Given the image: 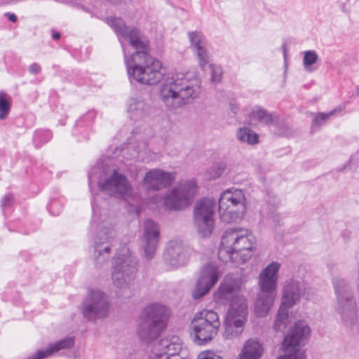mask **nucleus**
I'll return each instance as SVG.
<instances>
[{
  "mask_svg": "<svg viewBox=\"0 0 359 359\" xmlns=\"http://www.w3.org/2000/svg\"><path fill=\"white\" fill-rule=\"evenodd\" d=\"M93 218L90 230L97 231L94 238V262L100 269L107 264L116 237L114 224L106 215H98L95 201H92Z\"/></svg>",
  "mask_w": 359,
  "mask_h": 359,
  "instance_id": "4",
  "label": "nucleus"
},
{
  "mask_svg": "<svg viewBox=\"0 0 359 359\" xmlns=\"http://www.w3.org/2000/svg\"><path fill=\"white\" fill-rule=\"evenodd\" d=\"M225 169L226 164L224 163H215L206 170L205 178L208 180L217 179L222 175Z\"/></svg>",
  "mask_w": 359,
  "mask_h": 359,
  "instance_id": "34",
  "label": "nucleus"
},
{
  "mask_svg": "<svg viewBox=\"0 0 359 359\" xmlns=\"http://www.w3.org/2000/svg\"><path fill=\"white\" fill-rule=\"evenodd\" d=\"M311 333L309 325L304 320H299L294 323L285 337L282 347L300 350L299 346L303 344Z\"/></svg>",
  "mask_w": 359,
  "mask_h": 359,
  "instance_id": "23",
  "label": "nucleus"
},
{
  "mask_svg": "<svg viewBox=\"0 0 359 359\" xmlns=\"http://www.w3.org/2000/svg\"><path fill=\"white\" fill-rule=\"evenodd\" d=\"M242 285V280L233 273L226 275L217 289L213 292V302L218 306H227L238 302L240 299H245L238 295Z\"/></svg>",
  "mask_w": 359,
  "mask_h": 359,
  "instance_id": "15",
  "label": "nucleus"
},
{
  "mask_svg": "<svg viewBox=\"0 0 359 359\" xmlns=\"http://www.w3.org/2000/svg\"><path fill=\"white\" fill-rule=\"evenodd\" d=\"M248 315L246 299H240L238 302L232 304L224 321L223 337L226 339L239 337L244 330Z\"/></svg>",
  "mask_w": 359,
  "mask_h": 359,
  "instance_id": "12",
  "label": "nucleus"
},
{
  "mask_svg": "<svg viewBox=\"0 0 359 359\" xmlns=\"http://www.w3.org/2000/svg\"><path fill=\"white\" fill-rule=\"evenodd\" d=\"M11 99L5 93L0 92V119H5L11 110Z\"/></svg>",
  "mask_w": 359,
  "mask_h": 359,
  "instance_id": "35",
  "label": "nucleus"
},
{
  "mask_svg": "<svg viewBox=\"0 0 359 359\" xmlns=\"http://www.w3.org/2000/svg\"><path fill=\"white\" fill-rule=\"evenodd\" d=\"M196 359H222V358L213 351H206L201 352Z\"/></svg>",
  "mask_w": 359,
  "mask_h": 359,
  "instance_id": "39",
  "label": "nucleus"
},
{
  "mask_svg": "<svg viewBox=\"0 0 359 359\" xmlns=\"http://www.w3.org/2000/svg\"><path fill=\"white\" fill-rule=\"evenodd\" d=\"M337 299L336 311L344 326L353 328L359 325V312L353 300V294L349 284L340 276L332 280Z\"/></svg>",
  "mask_w": 359,
  "mask_h": 359,
  "instance_id": "8",
  "label": "nucleus"
},
{
  "mask_svg": "<svg viewBox=\"0 0 359 359\" xmlns=\"http://www.w3.org/2000/svg\"><path fill=\"white\" fill-rule=\"evenodd\" d=\"M74 344V337H69L55 343L50 344L46 350H39L27 359H44L61 350L69 349L73 347Z\"/></svg>",
  "mask_w": 359,
  "mask_h": 359,
  "instance_id": "25",
  "label": "nucleus"
},
{
  "mask_svg": "<svg viewBox=\"0 0 359 359\" xmlns=\"http://www.w3.org/2000/svg\"><path fill=\"white\" fill-rule=\"evenodd\" d=\"M144 107L145 104L143 101L136 98H131L129 100L128 110L130 113L141 115Z\"/></svg>",
  "mask_w": 359,
  "mask_h": 359,
  "instance_id": "37",
  "label": "nucleus"
},
{
  "mask_svg": "<svg viewBox=\"0 0 359 359\" xmlns=\"http://www.w3.org/2000/svg\"><path fill=\"white\" fill-rule=\"evenodd\" d=\"M276 293L259 291L255 300L254 312L257 317L266 316L273 306Z\"/></svg>",
  "mask_w": 359,
  "mask_h": 359,
  "instance_id": "27",
  "label": "nucleus"
},
{
  "mask_svg": "<svg viewBox=\"0 0 359 359\" xmlns=\"http://www.w3.org/2000/svg\"><path fill=\"white\" fill-rule=\"evenodd\" d=\"M222 276L219 269L211 264L205 265L201 270L191 291L194 299H198L205 296L217 283Z\"/></svg>",
  "mask_w": 359,
  "mask_h": 359,
  "instance_id": "17",
  "label": "nucleus"
},
{
  "mask_svg": "<svg viewBox=\"0 0 359 359\" xmlns=\"http://www.w3.org/2000/svg\"><path fill=\"white\" fill-rule=\"evenodd\" d=\"M13 202V196L11 194H6L4 195L1 201V205L2 208L10 207Z\"/></svg>",
  "mask_w": 359,
  "mask_h": 359,
  "instance_id": "40",
  "label": "nucleus"
},
{
  "mask_svg": "<svg viewBox=\"0 0 359 359\" xmlns=\"http://www.w3.org/2000/svg\"><path fill=\"white\" fill-rule=\"evenodd\" d=\"M255 243L256 238L249 230L229 229L222 238L218 257L224 262L245 263L251 257Z\"/></svg>",
  "mask_w": 359,
  "mask_h": 359,
  "instance_id": "3",
  "label": "nucleus"
},
{
  "mask_svg": "<svg viewBox=\"0 0 359 359\" xmlns=\"http://www.w3.org/2000/svg\"><path fill=\"white\" fill-rule=\"evenodd\" d=\"M211 71V81L215 84L219 83L222 79L223 70L219 65L211 64L210 65Z\"/></svg>",
  "mask_w": 359,
  "mask_h": 359,
  "instance_id": "38",
  "label": "nucleus"
},
{
  "mask_svg": "<svg viewBox=\"0 0 359 359\" xmlns=\"http://www.w3.org/2000/svg\"><path fill=\"white\" fill-rule=\"evenodd\" d=\"M182 341L172 335L161 339L154 345L149 354V359H185L180 355Z\"/></svg>",
  "mask_w": 359,
  "mask_h": 359,
  "instance_id": "18",
  "label": "nucleus"
},
{
  "mask_svg": "<svg viewBox=\"0 0 359 359\" xmlns=\"http://www.w3.org/2000/svg\"><path fill=\"white\" fill-rule=\"evenodd\" d=\"M39 134H40V133H39H39H37L36 134V137H38V136L39 135Z\"/></svg>",
  "mask_w": 359,
  "mask_h": 359,
  "instance_id": "49",
  "label": "nucleus"
},
{
  "mask_svg": "<svg viewBox=\"0 0 359 359\" xmlns=\"http://www.w3.org/2000/svg\"><path fill=\"white\" fill-rule=\"evenodd\" d=\"M201 81L191 72L169 73L160 86L159 97L170 109H177L191 103L201 93Z\"/></svg>",
  "mask_w": 359,
  "mask_h": 359,
  "instance_id": "2",
  "label": "nucleus"
},
{
  "mask_svg": "<svg viewBox=\"0 0 359 359\" xmlns=\"http://www.w3.org/2000/svg\"><path fill=\"white\" fill-rule=\"evenodd\" d=\"M133 149V152L128 156H126L127 159H136L140 161H145L148 160L149 149L145 142H141L137 148H134L130 144L128 149Z\"/></svg>",
  "mask_w": 359,
  "mask_h": 359,
  "instance_id": "33",
  "label": "nucleus"
},
{
  "mask_svg": "<svg viewBox=\"0 0 359 359\" xmlns=\"http://www.w3.org/2000/svg\"><path fill=\"white\" fill-rule=\"evenodd\" d=\"M280 268V262L273 261L261 271L257 281L259 290L276 293Z\"/></svg>",
  "mask_w": 359,
  "mask_h": 359,
  "instance_id": "21",
  "label": "nucleus"
},
{
  "mask_svg": "<svg viewBox=\"0 0 359 359\" xmlns=\"http://www.w3.org/2000/svg\"><path fill=\"white\" fill-rule=\"evenodd\" d=\"M188 259L187 250L181 240L173 239L168 242L163 252V260L170 269L183 266Z\"/></svg>",
  "mask_w": 359,
  "mask_h": 359,
  "instance_id": "20",
  "label": "nucleus"
},
{
  "mask_svg": "<svg viewBox=\"0 0 359 359\" xmlns=\"http://www.w3.org/2000/svg\"><path fill=\"white\" fill-rule=\"evenodd\" d=\"M170 316L168 307L152 304L143 310L138 327V336L141 340L149 343L156 339L166 326Z\"/></svg>",
  "mask_w": 359,
  "mask_h": 359,
  "instance_id": "7",
  "label": "nucleus"
},
{
  "mask_svg": "<svg viewBox=\"0 0 359 359\" xmlns=\"http://www.w3.org/2000/svg\"><path fill=\"white\" fill-rule=\"evenodd\" d=\"M290 308V307H287L285 305H283L281 303L273 324V328L275 330L283 331L286 328L287 325L290 323L288 311Z\"/></svg>",
  "mask_w": 359,
  "mask_h": 359,
  "instance_id": "30",
  "label": "nucleus"
},
{
  "mask_svg": "<svg viewBox=\"0 0 359 359\" xmlns=\"http://www.w3.org/2000/svg\"><path fill=\"white\" fill-rule=\"evenodd\" d=\"M264 353L262 342L257 338H250L245 342L237 359H261Z\"/></svg>",
  "mask_w": 359,
  "mask_h": 359,
  "instance_id": "26",
  "label": "nucleus"
},
{
  "mask_svg": "<svg viewBox=\"0 0 359 359\" xmlns=\"http://www.w3.org/2000/svg\"><path fill=\"white\" fill-rule=\"evenodd\" d=\"M6 16H8V18L10 21L13 22H15L17 21V17L15 14L13 13H7L6 14Z\"/></svg>",
  "mask_w": 359,
  "mask_h": 359,
  "instance_id": "44",
  "label": "nucleus"
},
{
  "mask_svg": "<svg viewBox=\"0 0 359 359\" xmlns=\"http://www.w3.org/2000/svg\"><path fill=\"white\" fill-rule=\"evenodd\" d=\"M250 126H255L258 123L271 125L274 123L272 114L261 107H255L248 114V120L246 121Z\"/></svg>",
  "mask_w": 359,
  "mask_h": 359,
  "instance_id": "28",
  "label": "nucleus"
},
{
  "mask_svg": "<svg viewBox=\"0 0 359 359\" xmlns=\"http://www.w3.org/2000/svg\"><path fill=\"white\" fill-rule=\"evenodd\" d=\"M52 37L55 40L59 39L60 37V34L59 32L53 33Z\"/></svg>",
  "mask_w": 359,
  "mask_h": 359,
  "instance_id": "45",
  "label": "nucleus"
},
{
  "mask_svg": "<svg viewBox=\"0 0 359 359\" xmlns=\"http://www.w3.org/2000/svg\"><path fill=\"white\" fill-rule=\"evenodd\" d=\"M46 134L47 138L45 140V142H47V141H48L50 139L51 135H50V133L48 131L46 132Z\"/></svg>",
  "mask_w": 359,
  "mask_h": 359,
  "instance_id": "46",
  "label": "nucleus"
},
{
  "mask_svg": "<svg viewBox=\"0 0 359 359\" xmlns=\"http://www.w3.org/2000/svg\"><path fill=\"white\" fill-rule=\"evenodd\" d=\"M281 349L283 353L277 357V359H306L304 354L300 350L282 346Z\"/></svg>",
  "mask_w": 359,
  "mask_h": 359,
  "instance_id": "36",
  "label": "nucleus"
},
{
  "mask_svg": "<svg viewBox=\"0 0 359 359\" xmlns=\"http://www.w3.org/2000/svg\"><path fill=\"white\" fill-rule=\"evenodd\" d=\"M190 326L194 341L198 345H203L217 336L221 322L217 312L212 309H203L195 314Z\"/></svg>",
  "mask_w": 359,
  "mask_h": 359,
  "instance_id": "10",
  "label": "nucleus"
},
{
  "mask_svg": "<svg viewBox=\"0 0 359 359\" xmlns=\"http://www.w3.org/2000/svg\"><path fill=\"white\" fill-rule=\"evenodd\" d=\"M174 180V173L154 168L145 173L143 185L147 190L158 191L170 186Z\"/></svg>",
  "mask_w": 359,
  "mask_h": 359,
  "instance_id": "22",
  "label": "nucleus"
},
{
  "mask_svg": "<svg viewBox=\"0 0 359 359\" xmlns=\"http://www.w3.org/2000/svg\"><path fill=\"white\" fill-rule=\"evenodd\" d=\"M58 206V203L56 201H53L50 203L49 207V211L53 215H57L60 213V210H55V208Z\"/></svg>",
  "mask_w": 359,
  "mask_h": 359,
  "instance_id": "42",
  "label": "nucleus"
},
{
  "mask_svg": "<svg viewBox=\"0 0 359 359\" xmlns=\"http://www.w3.org/2000/svg\"><path fill=\"white\" fill-rule=\"evenodd\" d=\"M160 241V226L151 219H147L142 224L141 248L147 260H151L156 252Z\"/></svg>",
  "mask_w": 359,
  "mask_h": 359,
  "instance_id": "19",
  "label": "nucleus"
},
{
  "mask_svg": "<svg viewBox=\"0 0 359 359\" xmlns=\"http://www.w3.org/2000/svg\"><path fill=\"white\" fill-rule=\"evenodd\" d=\"M198 189V182L195 179L182 180L166 191L164 206L168 210H182L192 203Z\"/></svg>",
  "mask_w": 359,
  "mask_h": 359,
  "instance_id": "11",
  "label": "nucleus"
},
{
  "mask_svg": "<svg viewBox=\"0 0 359 359\" xmlns=\"http://www.w3.org/2000/svg\"><path fill=\"white\" fill-rule=\"evenodd\" d=\"M236 138L243 144L255 145L259 143V135L247 126L240 127L236 131Z\"/></svg>",
  "mask_w": 359,
  "mask_h": 359,
  "instance_id": "29",
  "label": "nucleus"
},
{
  "mask_svg": "<svg viewBox=\"0 0 359 359\" xmlns=\"http://www.w3.org/2000/svg\"><path fill=\"white\" fill-rule=\"evenodd\" d=\"M137 264L128 248H123L116 253L111 260V279L117 292L130 288L137 271Z\"/></svg>",
  "mask_w": 359,
  "mask_h": 359,
  "instance_id": "6",
  "label": "nucleus"
},
{
  "mask_svg": "<svg viewBox=\"0 0 359 359\" xmlns=\"http://www.w3.org/2000/svg\"><path fill=\"white\" fill-rule=\"evenodd\" d=\"M283 50H284V53L285 54V52H286V46L284 44L283 45Z\"/></svg>",
  "mask_w": 359,
  "mask_h": 359,
  "instance_id": "47",
  "label": "nucleus"
},
{
  "mask_svg": "<svg viewBox=\"0 0 359 359\" xmlns=\"http://www.w3.org/2000/svg\"><path fill=\"white\" fill-rule=\"evenodd\" d=\"M247 211V199L243 190L231 188L223 191L219 200L220 219L226 223L241 220Z\"/></svg>",
  "mask_w": 359,
  "mask_h": 359,
  "instance_id": "9",
  "label": "nucleus"
},
{
  "mask_svg": "<svg viewBox=\"0 0 359 359\" xmlns=\"http://www.w3.org/2000/svg\"><path fill=\"white\" fill-rule=\"evenodd\" d=\"M106 22L116 34L124 54L130 79L142 84L156 85L165 73L161 62L149 55V41L138 29L126 26L120 18H107Z\"/></svg>",
  "mask_w": 359,
  "mask_h": 359,
  "instance_id": "1",
  "label": "nucleus"
},
{
  "mask_svg": "<svg viewBox=\"0 0 359 359\" xmlns=\"http://www.w3.org/2000/svg\"><path fill=\"white\" fill-rule=\"evenodd\" d=\"M215 201L212 198H202L194 209V224L198 233L203 237L210 236L214 229Z\"/></svg>",
  "mask_w": 359,
  "mask_h": 359,
  "instance_id": "14",
  "label": "nucleus"
},
{
  "mask_svg": "<svg viewBox=\"0 0 359 359\" xmlns=\"http://www.w3.org/2000/svg\"><path fill=\"white\" fill-rule=\"evenodd\" d=\"M319 60L318 55L316 50H306L303 52V67L306 72H313L316 69L315 65Z\"/></svg>",
  "mask_w": 359,
  "mask_h": 359,
  "instance_id": "32",
  "label": "nucleus"
},
{
  "mask_svg": "<svg viewBox=\"0 0 359 359\" xmlns=\"http://www.w3.org/2000/svg\"><path fill=\"white\" fill-rule=\"evenodd\" d=\"M79 309L83 317L89 321L106 318L109 311L107 294L100 290H90L80 305Z\"/></svg>",
  "mask_w": 359,
  "mask_h": 359,
  "instance_id": "13",
  "label": "nucleus"
},
{
  "mask_svg": "<svg viewBox=\"0 0 359 359\" xmlns=\"http://www.w3.org/2000/svg\"><path fill=\"white\" fill-rule=\"evenodd\" d=\"M345 109L344 105H339L335 107L333 110L328 113H316L313 114V118L312 121V129L313 130L316 127L320 126L324 124L331 116H335L341 112Z\"/></svg>",
  "mask_w": 359,
  "mask_h": 359,
  "instance_id": "31",
  "label": "nucleus"
},
{
  "mask_svg": "<svg viewBox=\"0 0 359 359\" xmlns=\"http://www.w3.org/2000/svg\"><path fill=\"white\" fill-rule=\"evenodd\" d=\"M28 70L32 74H38L41 71V67L38 63H32L29 66Z\"/></svg>",
  "mask_w": 359,
  "mask_h": 359,
  "instance_id": "41",
  "label": "nucleus"
},
{
  "mask_svg": "<svg viewBox=\"0 0 359 359\" xmlns=\"http://www.w3.org/2000/svg\"><path fill=\"white\" fill-rule=\"evenodd\" d=\"M313 295L312 289L298 277L287 278L283 285L281 303L287 307L299 304L302 299L309 300Z\"/></svg>",
  "mask_w": 359,
  "mask_h": 359,
  "instance_id": "16",
  "label": "nucleus"
},
{
  "mask_svg": "<svg viewBox=\"0 0 359 359\" xmlns=\"http://www.w3.org/2000/svg\"><path fill=\"white\" fill-rule=\"evenodd\" d=\"M350 163L352 165H356L359 163V150L355 152L350 158Z\"/></svg>",
  "mask_w": 359,
  "mask_h": 359,
  "instance_id": "43",
  "label": "nucleus"
},
{
  "mask_svg": "<svg viewBox=\"0 0 359 359\" xmlns=\"http://www.w3.org/2000/svg\"><path fill=\"white\" fill-rule=\"evenodd\" d=\"M189 41L196 52L201 67L205 70L209 62V55L206 48V41L200 32H191L188 33Z\"/></svg>",
  "mask_w": 359,
  "mask_h": 359,
  "instance_id": "24",
  "label": "nucleus"
},
{
  "mask_svg": "<svg viewBox=\"0 0 359 359\" xmlns=\"http://www.w3.org/2000/svg\"><path fill=\"white\" fill-rule=\"evenodd\" d=\"M357 94L359 95V86L357 88Z\"/></svg>",
  "mask_w": 359,
  "mask_h": 359,
  "instance_id": "48",
  "label": "nucleus"
},
{
  "mask_svg": "<svg viewBox=\"0 0 359 359\" xmlns=\"http://www.w3.org/2000/svg\"><path fill=\"white\" fill-rule=\"evenodd\" d=\"M88 183L91 192L97 184L100 191L111 196L127 199L132 195V187L127 177L116 170L107 172L104 167L95 165L88 173Z\"/></svg>",
  "mask_w": 359,
  "mask_h": 359,
  "instance_id": "5",
  "label": "nucleus"
}]
</instances>
